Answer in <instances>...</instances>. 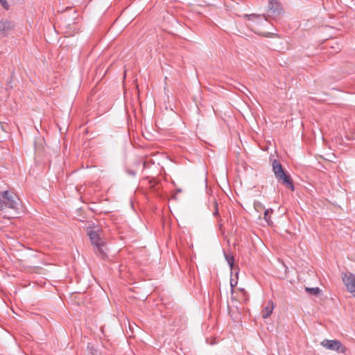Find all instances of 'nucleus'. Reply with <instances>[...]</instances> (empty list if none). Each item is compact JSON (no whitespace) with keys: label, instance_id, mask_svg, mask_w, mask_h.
<instances>
[{"label":"nucleus","instance_id":"obj_14","mask_svg":"<svg viewBox=\"0 0 355 355\" xmlns=\"http://www.w3.org/2000/svg\"><path fill=\"white\" fill-rule=\"evenodd\" d=\"M1 6L6 10L9 8V4L6 0H0Z\"/></svg>","mask_w":355,"mask_h":355},{"label":"nucleus","instance_id":"obj_10","mask_svg":"<svg viewBox=\"0 0 355 355\" xmlns=\"http://www.w3.org/2000/svg\"><path fill=\"white\" fill-rule=\"evenodd\" d=\"M272 213V210L271 209H268L264 212V219L268 223V225L270 224V214Z\"/></svg>","mask_w":355,"mask_h":355},{"label":"nucleus","instance_id":"obj_6","mask_svg":"<svg viewBox=\"0 0 355 355\" xmlns=\"http://www.w3.org/2000/svg\"><path fill=\"white\" fill-rule=\"evenodd\" d=\"M342 279L347 290L355 297V275L351 272L343 273Z\"/></svg>","mask_w":355,"mask_h":355},{"label":"nucleus","instance_id":"obj_13","mask_svg":"<svg viewBox=\"0 0 355 355\" xmlns=\"http://www.w3.org/2000/svg\"><path fill=\"white\" fill-rule=\"evenodd\" d=\"M213 206L214 207V211L213 212V214H214V216H216L218 214V204L214 199L213 200Z\"/></svg>","mask_w":355,"mask_h":355},{"label":"nucleus","instance_id":"obj_8","mask_svg":"<svg viewBox=\"0 0 355 355\" xmlns=\"http://www.w3.org/2000/svg\"><path fill=\"white\" fill-rule=\"evenodd\" d=\"M15 24L8 20L0 21V33L2 36H6L14 28Z\"/></svg>","mask_w":355,"mask_h":355},{"label":"nucleus","instance_id":"obj_5","mask_svg":"<svg viewBox=\"0 0 355 355\" xmlns=\"http://www.w3.org/2000/svg\"><path fill=\"white\" fill-rule=\"evenodd\" d=\"M321 345L328 349L339 353H345L346 351V347L337 340H324L321 342Z\"/></svg>","mask_w":355,"mask_h":355},{"label":"nucleus","instance_id":"obj_4","mask_svg":"<svg viewBox=\"0 0 355 355\" xmlns=\"http://www.w3.org/2000/svg\"><path fill=\"white\" fill-rule=\"evenodd\" d=\"M249 17V20L252 21L253 24H252V30L257 33V34H259V35H261L263 36H265V37H269L271 33H261L258 31H257V26H259V24L260 25H263V24H267V20L266 19L263 17V16H260V15H256L254 14L253 15H250L248 16Z\"/></svg>","mask_w":355,"mask_h":355},{"label":"nucleus","instance_id":"obj_15","mask_svg":"<svg viewBox=\"0 0 355 355\" xmlns=\"http://www.w3.org/2000/svg\"><path fill=\"white\" fill-rule=\"evenodd\" d=\"M130 174H131L132 175H135V173L134 172H131V173H130Z\"/></svg>","mask_w":355,"mask_h":355},{"label":"nucleus","instance_id":"obj_2","mask_svg":"<svg viewBox=\"0 0 355 355\" xmlns=\"http://www.w3.org/2000/svg\"><path fill=\"white\" fill-rule=\"evenodd\" d=\"M272 171L277 179L282 180L283 183L286 184L288 188L293 191L294 190L291 177L284 172L282 164L277 160H274L272 162Z\"/></svg>","mask_w":355,"mask_h":355},{"label":"nucleus","instance_id":"obj_7","mask_svg":"<svg viewBox=\"0 0 355 355\" xmlns=\"http://www.w3.org/2000/svg\"><path fill=\"white\" fill-rule=\"evenodd\" d=\"M268 12L275 17H279L282 12V8L277 0H268Z\"/></svg>","mask_w":355,"mask_h":355},{"label":"nucleus","instance_id":"obj_16","mask_svg":"<svg viewBox=\"0 0 355 355\" xmlns=\"http://www.w3.org/2000/svg\"><path fill=\"white\" fill-rule=\"evenodd\" d=\"M241 87H242L243 89H247L245 88V86L241 85Z\"/></svg>","mask_w":355,"mask_h":355},{"label":"nucleus","instance_id":"obj_11","mask_svg":"<svg viewBox=\"0 0 355 355\" xmlns=\"http://www.w3.org/2000/svg\"><path fill=\"white\" fill-rule=\"evenodd\" d=\"M306 291L309 294L314 295H317L318 294H319V293L320 291V288H318V287H315V288H306Z\"/></svg>","mask_w":355,"mask_h":355},{"label":"nucleus","instance_id":"obj_3","mask_svg":"<svg viewBox=\"0 0 355 355\" xmlns=\"http://www.w3.org/2000/svg\"><path fill=\"white\" fill-rule=\"evenodd\" d=\"M1 196L3 199H0V209H3L6 207L12 209H16L17 208L18 202L17 200L8 191L2 192Z\"/></svg>","mask_w":355,"mask_h":355},{"label":"nucleus","instance_id":"obj_9","mask_svg":"<svg viewBox=\"0 0 355 355\" xmlns=\"http://www.w3.org/2000/svg\"><path fill=\"white\" fill-rule=\"evenodd\" d=\"M274 306H275V305H274L273 302L271 300L268 301L267 302L266 306H265V308L263 310L262 317L263 318H268V317H270V315L272 313Z\"/></svg>","mask_w":355,"mask_h":355},{"label":"nucleus","instance_id":"obj_1","mask_svg":"<svg viewBox=\"0 0 355 355\" xmlns=\"http://www.w3.org/2000/svg\"><path fill=\"white\" fill-rule=\"evenodd\" d=\"M87 234L89 236L91 242L96 250V252L101 257H104L105 252L104 251V241L102 239V232L98 226L89 227L87 228Z\"/></svg>","mask_w":355,"mask_h":355},{"label":"nucleus","instance_id":"obj_12","mask_svg":"<svg viewBox=\"0 0 355 355\" xmlns=\"http://www.w3.org/2000/svg\"><path fill=\"white\" fill-rule=\"evenodd\" d=\"M226 261H227L230 268L232 269L234 265V257L228 254H225Z\"/></svg>","mask_w":355,"mask_h":355}]
</instances>
